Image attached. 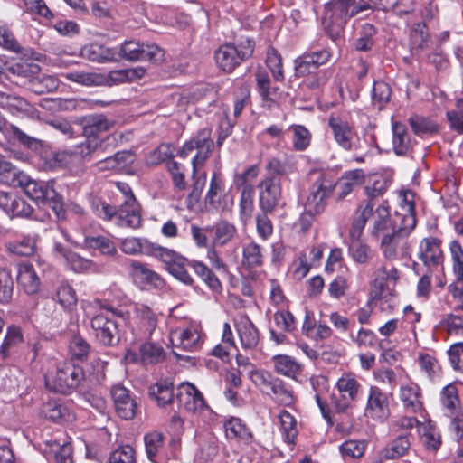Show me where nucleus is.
<instances>
[{
	"label": "nucleus",
	"mask_w": 463,
	"mask_h": 463,
	"mask_svg": "<svg viewBox=\"0 0 463 463\" xmlns=\"http://www.w3.org/2000/svg\"><path fill=\"white\" fill-rule=\"evenodd\" d=\"M91 208L99 218L120 228L137 229L142 222L139 205L135 197L124 201L118 207L100 199H94L91 202Z\"/></svg>",
	"instance_id": "1"
},
{
	"label": "nucleus",
	"mask_w": 463,
	"mask_h": 463,
	"mask_svg": "<svg viewBox=\"0 0 463 463\" xmlns=\"http://www.w3.org/2000/svg\"><path fill=\"white\" fill-rule=\"evenodd\" d=\"M371 8L364 0H331L325 5L323 24L331 38L336 39L351 17Z\"/></svg>",
	"instance_id": "2"
},
{
	"label": "nucleus",
	"mask_w": 463,
	"mask_h": 463,
	"mask_svg": "<svg viewBox=\"0 0 463 463\" xmlns=\"http://www.w3.org/2000/svg\"><path fill=\"white\" fill-rule=\"evenodd\" d=\"M16 186L22 187L33 201L51 207L58 220L66 218L62 197L55 190L53 181H35L23 173Z\"/></svg>",
	"instance_id": "3"
},
{
	"label": "nucleus",
	"mask_w": 463,
	"mask_h": 463,
	"mask_svg": "<svg viewBox=\"0 0 463 463\" xmlns=\"http://www.w3.org/2000/svg\"><path fill=\"white\" fill-rule=\"evenodd\" d=\"M254 48L255 43L250 38L241 39L238 44H222L214 52L216 65L224 72H232L251 57Z\"/></svg>",
	"instance_id": "4"
},
{
	"label": "nucleus",
	"mask_w": 463,
	"mask_h": 463,
	"mask_svg": "<svg viewBox=\"0 0 463 463\" xmlns=\"http://www.w3.org/2000/svg\"><path fill=\"white\" fill-rule=\"evenodd\" d=\"M213 147L214 142L212 139V129L204 128L200 129L193 137L184 144L178 155L182 158H186L193 152H196L192 158L193 175L194 176L198 170L204 165Z\"/></svg>",
	"instance_id": "5"
},
{
	"label": "nucleus",
	"mask_w": 463,
	"mask_h": 463,
	"mask_svg": "<svg viewBox=\"0 0 463 463\" xmlns=\"http://www.w3.org/2000/svg\"><path fill=\"white\" fill-rule=\"evenodd\" d=\"M417 220L412 215L404 219V223L400 222L397 232L382 238L380 249L386 260H392L403 258L408 254V241L406 238L414 230Z\"/></svg>",
	"instance_id": "6"
},
{
	"label": "nucleus",
	"mask_w": 463,
	"mask_h": 463,
	"mask_svg": "<svg viewBox=\"0 0 463 463\" xmlns=\"http://www.w3.org/2000/svg\"><path fill=\"white\" fill-rule=\"evenodd\" d=\"M387 187L388 184L384 179L375 180L372 186L365 187V193L369 198L362 202L355 211V216L349 232L353 238L361 237L367 221L373 213V199L382 195L387 190Z\"/></svg>",
	"instance_id": "7"
},
{
	"label": "nucleus",
	"mask_w": 463,
	"mask_h": 463,
	"mask_svg": "<svg viewBox=\"0 0 463 463\" xmlns=\"http://www.w3.org/2000/svg\"><path fill=\"white\" fill-rule=\"evenodd\" d=\"M84 377L80 366L71 362H63L57 364L55 374L46 380V385L55 392L69 393L80 384Z\"/></svg>",
	"instance_id": "8"
},
{
	"label": "nucleus",
	"mask_w": 463,
	"mask_h": 463,
	"mask_svg": "<svg viewBox=\"0 0 463 463\" xmlns=\"http://www.w3.org/2000/svg\"><path fill=\"white\" fill-rule=\"evenodd\" d=\"M335 188V181L328 175L320 173L310 187L305 204L306 213L309 215L323 213Z\"/></svg>",
	"instance_id": "9"
},
{
	"label": "nucleus",
	"mask_w": 463,
	"mask_h": 463,
	"mask_svg": "<svg viewBox=\"0 0 463 463\" xmlns=\"http://www.w3.org/2000/svg\"><path fill=\"white\" fill-rule=\"evenodd\" d=\"M335 391L331 396V402L336 412L346 411L358 398L361 384L355 375L345 373L335 383Z\"/></svg>",
	"instance_id": "10"
},
{
	"label": "nucleus",
	"mask_w": 463,
	"mask_h": 463,
	"mask_svg": "<svg viewBox=\"0 0 463 463\" xmlns=\"http://www.w3.org/2000/svg\"><path fill=\"white\" fill-rule=\"evenodd\" d=\"M328 127L337 146L345 151H363L364 145L354 128L338 116H330Z\"/></svg>",
	"instance_id": "11"
},
{
	"label": "nucleus",
	"mask_w": 463,
	"mask_h": 463,
	"mask_svg": "<svg viewBox=\"0 0 463 463\" xmlns=\"http://www.w3.org/2000/svg\"><path fill=\"white\" fill-rule=\"evenodd\" d=\"M120 57L131 61L159 62L164 60L165 52L156 44H143L133 40L125 41L119 51Z\"/></svg>",
	"instance_id": "12"
},
{
	"label": "nucleus",
	"mask_w": 463,
	"mask_h": 463,
	"mask_svg": "<svg viewBox=\"0 0 463 463\" xmlns=\"http://www.w3.org/2000/svg\"><path fill=\"white\" fill-rule=\"evenodd\" d=\"M259 205L265 213H272L281 198V180L279 176L267 175L259 184Z\"/></svg>",
	"instance_id": "13"
},
{
	"label": "nucleus",
	"mask_w": 463,
	"mask_h": 463,
	"mask_svg": "<svg viewBox=\"0 0 463 463\" xmlns=\"http://www.w3.org/2000/svg\"><path fill=\"white\" fill-rule=\"evenodd\" d=\"M373 222L368 231L373 238H384L385 235H390L398 231L400 226V220L398 214L395 218L390 215V210L387 203L379 205L375 210L373 209Z\"/></svg>",
	"instance_id": "14"
},
{
	"label": "nucleus",
	"mask_w": 463,
	"mask_h": 463,
	"mask_svg": "<svg viewBox=\"0 0 463 463\" xmlns=\"http://www.w3.org/2000/svg\"><path fill=\"white\" fill-rule=\"evenodd\" d=\"M331 58V52L326 49L306 52L294 61V71L297 78H307L321 65L326 64Z\"/></svg>",
	"instance_id": "15"
},
{
	"label": "nucleus",
	"mask_w": 463,
	"mask_h": 463,
	"mask_svg": "<svg viewBox=\"0 0 463 463\" xmlns=\"http://www.w3.org/2000/svg\"><path fill=\"white\" fill-rule=\"evenodd\" d=\"M364 413L367 417L383 422L390 415L389 397L377 386H371Z\"/></svg>",
	"instance_id": "16"
},
{
	"label": "nucleus",
	"mask_w": 463,
	"mask_h": 463,
	"mask_svg": "<svg viewBox=\"0 0 463 463\" xmlns=\"http://www.w3.org/2000/svg\"><path fill=\"white\" fill-rule=\"evenodd\" d=\"M157 260L165 264L168 272L176 279L185 285L193 284V278L185 269L187 260L176 251L163 247Z\"/></svg>",
	"instance_id": "17"
},
{
	"label": "nucleus",
	"mask_w": 463,
	"mask_h": 463,
	"mask_svg": "<svg viewBox=\"0 0 463 463\" xmlns=\"http://www.w3.org/2000/svg\"><path fill=\"white\" fill-rule=\"evenodd\" d=\"M90 326L103 345L113 346L118 343L117 324L108 315L101 312L94 316L90 320Z\"/></svg>",
	"instance_id": "18"
},
{
	"label": "nucleus",
	"mask_w": 463,
	"mask_h": 463,
	"mask_svg": "<svg viewBox=\"0 0 463 463\" xmlns=\"http://www.w3.org/2000/svg\"><path fill=\"white\" fill-rule=\"evenodd\" d=\"M117 414L124 420H131L136 415L137 402L129 390L122 384H115L110 390Z\"/></svg>",
	"instance_id": "19"
},
{
	"label": "nucleus",
	"mask_w": 463,
	"mask_h": 463,
	"mask_svg": "<svg viewBox=\"0 0 463 463\" xmlns=\"http://www.w3.org/2000/svg\"><path fill=\"white\" fill-rule=\"evenodd\" d=\"M176 397L178 402L183 404L188 411L200 414L210 411L203 394L194 385L189 383L180 384Z\"/></svg>",
	"instance_id": "20"
},
{
	"label": "nucleus",
	"mask_w": 463,
	"mask_h": 463,
	"mask_svg": "<svg viewBox=\"0 0 463 463\" xmlns=\"http://www.w3.org/2000/svg\"><path fill=\"white\" fill-rule=\"evenodd\" d=\"M114 124L113 120L103 114H91L80 118L82 135L90 139L99 138L100 134L110 130Z\"/></svg>",
	"instance_id": "21"
},
{
	"label": "nucleus",
	"mask_w": 463,
	"mask_h": 463,
	"mask_svg": "<svg viewBox=\"0 0 463 463\" xmlns=\"http://www.w3.org/2000/svg\"><path fill=\"white\" fill-rule=\"evenodd\" d=\"M441 241L438 238H424L420 243L419 258L429 269L441 265L443 253L440 249Z\"/></svg>",
	"instance_id": "22"
},
{
	"label": "nucleus",
	"mask_w": 463,
	"mask_h": 463,
	"mask_svg": "<svg viewBox=\"0 0 463 463\" xmlns=\"http://www.w3.org/2000/svg\"><path fill=\"white\" fill-rule=\"evenodd\" d=\"M162 249V246L142 238H126L121 242L122 251L130 255L143 254L157 259Z\"/></svg>",
	"instance_id": "23"
},
{
	"label": "nucleus",
	"mask_w": 463,
	"mask_h": 463,
	"mask_svg": "<svg viewBox=\"0 0 463 463\" xmlns=\"http://www.w3.org/2000/svg\"><path fill=\"white\" fill-rule=\"evenodd\" d=\"M171 342L175 347L194 352L200 347L201 335L194 326L178 328L171 332Z\"/></svg>",
	"instance_id": "24"
},
{
	"label": "nucleus",
	"mask_w": 463,
	"mask_h": 463,
	"mask_svg": "<svg viewBox=\"0 0 463 463\" xmlns=\"http://www.w3.org/2000/svg\"><path fill=\"white\" fill-rule=\"evenodd\" d=\"M241 344L244 349L253 350L260 342V332L252 321L245 315L235 323Z\"/></svg>",
	"instance_id": "25"
},
{
	"label": "nucleus",
	"mask_w": 463,
	"mask_h": 463,
	"mask_svg": "<svg viewBox=\"0 0 463 463\" xmlns=\"http://www.w3.org/2000/svg\"><path fill=\"white\" fill-rule=\"evenodd\" d=\"M0 131L9 142H18L24 146L37 150L41 147V141L21 130L17 126L5 121H0Z\"/></svg>",
	"instance_id": "26"
},
{
	"label": "nucleus",
	"mask_w": 463,
	"mask_h": 463,
	"mask_svg": "<svg viewBox=\"0 0 463 463\" xmlns=\"http://www.w3.org/2000/svg\"><path fill=\"white\" fill-rule=\"evenodd\" d=\"M17 282L28 295H34L39 291L41 280L32 263L22 262L18 264Z\"/></svg>",
	"instance_id": "27"
},
{
	"label": "nucleus",
	"mask_w": 463,
	"mask_h": 463,
	"mask_svg": "<svg viewBox=\"0 0 463 463\" xmlns=\"http://www.w3.org/2000/svg\"><path fill=\"white\" fill-rule=\"evenodd\" d=\"M399 279L400 271L395 267L388 269L386 266H381L377 269L372 289L373 298H383L388 284L395 285Z\"/></svg>",
	"instance_id": "28"
},
{
	"label": "nucleus",
	"mask_w": 463,
	"mask_h": 463,
	"mask_svg": "<svg viewBox=\"0 0 463 463\" xmlns=\"http://www.w3.org/2000/svg\"><path fill=\"white\" fill-rule=\"evenodd\" d=\"M364 179L365 174L363 169L345 171L339 181L335 183V188H337L336 200L342 201L345 199L354 188L361 185Z\"/></svg>",
	"instance_id": "29"
},
{
	"label": "nucleus",
	"mask_w": 463,
	"mask_h": 463,
	"mask_svg": "<svg viewBox=\"0 0 463 463\" xmlns=\"http://www.w3.org/2000/svg\"><path fill=\"white\" fill-rule=\"evenodd\" d=\"M399 399L403 408L409 412L417 413L423 409L421 390L420 386L414 383L401 385Z\"/></svg>",
	"instance_id": "30"
},
{
	"label": "nucleus",
	"mask_w": 463,
	"mask_h": 463,
	"mask_svg": "<svg viewBox=\"0 0 463 463\" xmlns=\"http://www.w3.org/2000/svg\"><path fill=\"white\" fill-rule=\"evenodd\" d=\"M411 433L398 435L382 450V457L385 459H398L407 456L411 447Z\"/></svg>",
	"instance_id": "31"
},
{
	"label": "nucleus",
	"mask_w": 463,
	"mask_h": 463,
	"mask_svg": "<svg viewBox=\"0 0 463 463\" xmlns=\"http://www.w3.org/2000/svg\"><path fill=\"white\" fill-rule=\"evenodd\" d=\"M130 275L134 282L142 288L148 285L157 287L161 283V278L156 272L137 260L131 261Z\"/></svg>",
	"instance_id": "32"
},
{
	"label": "nucleus",
	"mask_w": 463,
	"mask_h": 463,
	"mask_svg": "<svg viewBox=\"0 0 463 463\" xmlns=\"http://www.w3.org/2000/svg\"><path fill=\"white\" fill-rule=\"evenodd\" d=\"M134 312L141 334L145 337L150 336L157 326L156 314L144 304H135Z\"/></svg>",
	"instance_id": "33"
},
{
	"label": "nucleus",
	"mask_w": 463,
	"mask_h": 463,
	"mask_svg": "<svg viewBox=\"0 0 463 463\" xmlns=\"http://www.w3.org/2000/svg\"><path fill=\"white\" fill-rule=\"evenodd\" d=\"M41 414L43 418L50 420L55 423H62L72 419L69 408L56 400H50L43 403Z\"/></svg>",
	"instance_id": "34"
},
{
	"label": "nucleus",
	"mask_w": 463,
	"mask_h": 463,
	"mask_svg": "<svg viewBox=\"0 0 463 463\" xmlns=\"http://www.w3.org/2000/svg\"><path fill=\"white\" fill-rule=\"evenodd\" d=\"M80 56L93 62L104 63L114 60V52L99 43L86 44L80 49Z\"/></svg>",
	"instance_id": "35"
},
{
	"label": "nucleus",
	"mask_w": 463,
	"mask_h": 463,
	"mask_svg": "<svg viewBox=\"0 0 463 463\" xmlns=\"http://www.w3.org/2000/svg\"><path fill=\"white\" fill-rule=\"evenodd\" d=\"M207 230L213 232V244L217 246L229 243L237 232L236 227L227 221H219L213 226L207 227Z\"/></svg>",
	"instance_id": "36"
},
{
	"label": "nucleus",
	"mask_w": 463,
	"mask_h": 463,
	"mask_svg": "<svg viewBox=\"0 0 463 463\" xmlns=\"http://www.w3.org/2000/svg\"><path fill=\"white\" fill-rule=\"evenodd\" d=\"M66 80L86 87L102 86L105 82L104 73L85 71H73L64 74Z\"/></svg>",
	"instance_id": "37"
},
{
	"label": "nucleus",
	"mask_w": 463,
	"mask_h": 463,
	"mask_svg": "<svg viewBox=\"0 0 463 463\" xmlns=\"http://www.w3.org/2000/svg\"><path fill=\"white\" fill-rule=\"evenodd\" d=\"M225 186L221 175L214 173L211 178L205 201L213 208L219 210L222 208V199L224 195Z\"/></svg>",
	"instance_id": "38"
},
{
	"label": "nucleus",
	"mask_w": 463,
	"mask_h": 463,
	"mask_svg": "<svg viewBox=\"0 0 463 463\" xmlns=\"http://www.w3.org/2000/svg\"><path fill=\"white\" fill-rule=\"evenodd\" d=\"M275 371L281 375L296 379L302 371V366L288 355H276L273 357Z\"/></svg>",
	"instance_id": "39"
},
{
	"label": "nucleus",
	"mask_w": 463,
	"mask_h": 463,
	"mask_svg": "<svg viewBox=\"0 0 463 463\" xmlns=\"http://www.w3.org/2000/svg\"><path fill=\"white\" fill-rule=\"evenodd\" d=\"M411 139L404 124L392 123V146L396 155L404 156L410 149Z\"/></svg>",
	"instance_id": "40"
},
{
	"label": "nucleus",
	"mask_w": 463,
	"mask_h": 463,
	"mask_svg": "<svg viewBox=\"0 0 463 463\" xmlns=\"http://www.w3.org/2000/svg\"><path fill=\"white\" fill-rule=\"evenodd\" d=\"M255 79L262 100L266 102L268 106H270L275 101L279 88L271 87L269 74L264 70L259 69L256 71Z\"/></svg>",
	"instance_id": "41"
},
{
	"label": "nucleus",
	"mask_w": 463,
	"mask_h": 463,
	"mask_svg": "<svg viewBox=\"0 0 463 463\" xmlns=\"http://www.w3.org/2000/svg\"><path fill=\"white\" fill-rule=\"evenodd\" d=\"M430 43V33L425 23H415L410 33V46L412 51L418 52L429 48Z\"/></svg>",
	"instance_id": "42"
},
{
	"label": "nucleus",
	"mask_w": 463,
	"mask_h": 463,
	"mask_svg": "<svg viewBox=\"0 0 463 463\" xmlns=\"http://www.w3.org/2000/svg\"><path fill=\"white\" fill-rule=\"evenodd\" d=\"M264 256L261 247L254 241L243 244L242 246V265L248 269L262 266Z\"/></svg>",
	"instance_id": "43"
},
{
	"label": "nucleus",
	"mask_w": 463,
	"mask_h": 463,
	"mask_svg": "<svg viewBox=\"0 0 463 463\" xmlns=\"http://www.w3.org/2000/svg\"><path fill=\"white\" fill-rule=\"evenodd\" d=\"M225 434L228 439H240L250 443L252 439L251 432L239 418H232L224 423Z\"/></svg>",
	"instance_id": "44"
},
{
	"label": "nucleus",
	"mask_w": 463,
	"mask_h": 463,
	"mask_svg": "<svg viewBox=\"0 0 463 463\" xmlns=\"http://www.w3.org/2000/svg\"><path fill=\"white\" fill-rule=\"evenodd\" d=\"M83 244L88 249L98 250L103 255L113 256L117 253L115 243L103 235L85 236Z\"/></svg>",
	"instance_id": "45"
},
{
	"label": "nucleus",
	"mask_w": 463,
	"mask_h": 463,
	"mask_svg": "<svg viewBox=\"0 0 463 463\" xmlns=\"http://www.w3.org/2000/svg\"><path fill=\"white\" fill-rule=\"evenodd\" d=\"M292 133V147L295 151H306L312 140V134L308 128L303 125L294 124L289 127Z\"/></svg>",
	"instance_id": "46"
},
{
	"label": "nucleus",
	"mask_w": 463,
	"mask_h": 463,
	"mask_svg": "<svg viewBox=\"0 0 463 463\" xmlns=\"http://www.w3.org/2000/svg\"><path fill=\"white\" fill-rule=\"evenodd\" d=\"M149 394L159 406H165L174 401L173 384L167 381H160L150 386Z\"/></svg>",
	"instance_id": "47"
},
{
	"label": "nucleus",
	"mask_w": 463,
	"mask_h": 463,
	"mask_svg": "<svg viewBox=\"0 0 463 463\" xmlns=\"http://www.w3.org/2000/svg\"><path fill=\"white\" fill-rule=\"evenodd\" d=\"M139 355L142 364H155L165 360V353L161 345L148 342L139 347Z\"/></svg>",
	"instance_id": "48"
},
{
	"label": "nucleus",
	"mask_w": 463,
	"mask_h": 463,
	"mask_svg": "<svg viewBox=\"0 0 463 463\" xmlns=\"http://www.w3.org/2000/svg\"><path fill=\"white\" fill-rule=\"evenodd\" d=\"M23 342L22 332L17 326H10L0 346V355L5 360L8 358L15 348Z\"/></svg>",
	"instance_id": "49"
},
{
	"label": "nucleus",
	"mask_w": 463,
	"mask_h": 463,
	"mask_svg": "<svg viewBox=\"0 0 463 463\" xmlns=\"http://www.w3.org/2000/svg\"><path fill=\"white\" fill-rule=\"evenodd\" d=\"M409 124L414 134L418 136L431 135L439 130L437 123L428 118L416 114L410 117Z\"/></svg>",
	"instance_id": "50"
},
{
	"label": "nucleus",
	"mask_w": 463,
	"mask_h": 463,
	"mask_svg": "<svg viewBox=\"0 0 463 463\" xmlns=\"http://www.w3.org/2000/svg\"><path fill=\"white\" fill-rule=\"evenodd\" d=\"M280 427L283 432L284 440L288 444H294L298 436L297 422L295 418L287 411L283 410L279 415Z\"/></svg>",
	"instance_id": "51"
},
{
	"label": "nucleus",
	"mask_w": 463,
	"mask_h": 463,
	"mask_svg": "<svg viewBox=\"0 0 463 463\" xmlns=\"http://www.w3.org/2000/svg\"><path fill=\"white\" fill-rule=\"evenodd\" d=\"M350 237L353 240V242L349 246V254L353 260L358 264H366L368 263L372 258L373 253L370 249V247L359 241V238H353L351 235Z\"/></svg>",
	"instance_id": "52"
},
{
	"label": "nucleus",
	"mask_w": 463,
	"mask_h": 463,
	"mask_svg": "<svg viewBox=\"0 0 463 463\" xmlns=\"http://www.w3.org/2000/svg\"><path fill=\"white\" fill-rule=\"evenodd\" d=\"M375 34L376 29L373 24H364L359 30V37L354 43L355 49L360 52L371 50L374 44L373 37Z\"/></svg>",
	"instance_id": "53"
},
{
	"label": "nucleus",
	"mask_w": 463,
	"mask_h": 463,
	"mask_svg": "<svg viewBox=\"0 0 463 463\" xmlns=\"http://www.w3.org/2000/svg\"><path fill=\"white\" fill-rule=\"evenodd\" d=\"M254 190L251 185H245L240 198V214L243 222L251 218L254 210Z\"/></svg>",
	"instance_id": "54"
},
{
	"label": "nucleus",
	"mask_w": 463,
	"mask_h": 463,
	"mask_svg": "<svg viewBox=\"0 0 463 463\" xmlns=\"http://www.w3.org/2000/svg\"><path fill=\"white\" fill-rule=\"evenodd\" d=\"M63 256L68 268L75 272L91 270L95 267L92 260L85 259L74 251H66Z\"/></svg>",
	"instance_id": "55"
},
{
	"label": "nucleus",
	"mask_w": 463,
	"mask_h": 463,
	"mask_svg": "<svg viewBox=\"0 0 463 463\" xmlns=\"http://www.w3.org/2000/svg\"><path fill=\"white\" fill-rule=\"evenodd\" d=\"M146 454L148 459L155 462V458L162 449L164 444V436L161 432L152 431L144 436Z\"/></svg>",
	"instance_id": "56"
},
{
	"label": "nucleus",
	"mask_w": 463,
	"mask_h": 463,
	"mask_svg": "<svg viewBox=\"0 0 463 463\" xmlns=\"http://www.w3.org/2000/svg\"><path fill=\"white\" fill-rule=\"evenodd\" d=\"M366 442L361 439H348L339 446V451L344 458H359L364 456Z\"/></svg>",
	"instance_id": "57"
},
{
	"label": "nucleus",
	"mask_w": 463,
	"mask_h": 463,
	"mask_svg": "<svg viewBox=\"0 0 463 463\" xmlns=\"http://www.w3.org/2000/svg\"><path fill=\"white\" fill-rule=\"evenodd\" d=\"M332 76L331 69L317 70L303 81V85L308 90H317L326 86Z\"/></svg>",
	"instance_id": "58"
},
{
	"label": "nucleus",
	"mask_w": 463,
	"mask_h": 463,
	"mask_svg": "<svg viewBox=\"0 0 463 463\" xmlns=\"http://www.w3.org/2000/svg\"><path fill=\"white\" fill-rule=\"evenodd\" d=\"M109 463H137L135 449L130 445H120L111 451Z\"/></svg>",
	"instance_id": "59"
},
{
	"label": "nucleus",
	"mask_w": 463,
	"mask_h": 463,
	"mask_svg": "<svg viewBox=\"0 0 463 463\" xmlns=\"http://www.w3.org/2000/svg\"><path fill=\"white\" fill-rule=\"evenodd\" d=\"M23 172L18 170L12 163L0 159V184L16 186L19 176Z\"/></svg>",
	"instance_id": "60"
},
{
	"label": "nucleus",
	"mask_w": 463,
	"mask_h": 463,
	"mask_svg": "<svg viewBox=\"0 0 463 463\" xmlns=\"http://www.w3.org/2000/svg\"><path fill=\"white\" fill-rule=\"evenodd\" d=\"M266 64L268 68L270 70L272 76L276 81H282L284 80L282 59L280 54L274 48L268 49Z\"/></svg>",
	"instance_id": "61"
},
{
	"label": "nucleus",
	"mask_w": 463,
	"mask_h": 463,
	"mask_svg": "<svg viewBox=\"0 0 463 463\" xmlns=\"http://www.w3.org/2000/svg\"><path fill=\"white\" fill-rule=\"evenodd\" d=\"M392 90L384 81H375L373 87V103L382 109L390 100Z\"/></svg>",
	"instance_id": "62"
},
{
	"label": "nucleus",
	"mask_w": 463,
	"mask_h": 463,
	"mask_svg": "<svg viewBox=\"0 0 463 463\" xmlns=\"http://www.w3.org/2000/svg\"><path fill=\"white\" fill-rule=\"evenodd\" d=\"M271 394H273V400L281 405L290 406L294 402L292 391L287 388L280 379L275 381V384H273V388L270 392V395Z\"/></svg>",
	"instance_id": "63"
},
{
	"label": "nucleus",
	"mask_w": 463,
	"mask_h": 463,
	"mask_svg": "<svg viewBox=\"0 0 463 463\" xmlns=\"http://www.w3.org/2000/svg\"><path fill=\"white\" fill-rule=\"evenodd\" d=\"M174 147L169 144H161L146 156V164L151 165H159L167 159L174 157Z\"/></svg>",
	"instance_id": "64"
}]
</instances>
